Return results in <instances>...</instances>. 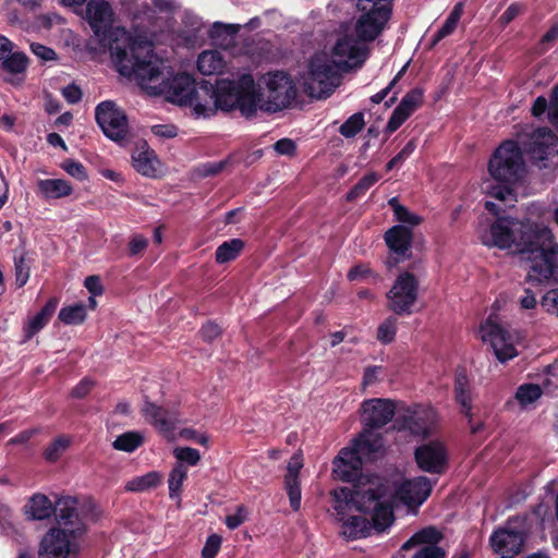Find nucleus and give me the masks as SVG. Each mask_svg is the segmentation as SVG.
Returning a JSON list of instances; mask_svg holds the SVG:
<instances>
[{
  "instance_id": "nucleus-15",
  "label": "nucleus",
  "mask_w": 558,
  "mask_h": 558,
  "mask_svg": "<svg viewBox=\"0 0 558 558\" xmlns=\"http://www.w3.org/2000/svg\"><path fill=\"white\" fill-rule=\"evenodd\" d=\"M442 533L434 526H427L411 536L403 545V550L416 548L412 558H447V551L438 544Z\"/></svg>"
},
{
  "instance_id": "nucleus-60",
  "label": "nucleus",
  "mask_w": 558,
  "mask_h": 558,
  "mask_svg": "<svg viewBox=\"0 0 558 558\" xmlns=\"http://www.w3.org/2000/svg\"><path fill=\"white\" fill-rule=\"evenodd\" d=\"M519 304L522 310H534L538 301L534 292L530 289H525L524 295L519 299Z\"/></svg>"
},
{
  "instance_id": "nucleus-40",
  "label": "nucleus",
  "mask_w": 558,
  "mask_h": 558,
  "mask_svg": "<svg viewBox=\"0 0 558 558\" xmlns=\"http://www.w3.org/2000/svg\"><path fill=\"white\" fill-rule=\"evenodd\" d=\"M142 442L143 437L141 434L128 432L117 437L113 441V448L125 452H133L142 445Z\"/></svg>"
},
{
  "instance_id": "nucleus-1",
  "label": "nucleus",
  "mask_w": 558,
  "mask_h": 558,
  "mask_svg": "<svg viewBox=\"0 0 558 558\" xmlns=\"http://www.w3.org/2000/svg\"><path fill=\"white\" fill-rule=\"evenodd\" d=\"M432 483L425 476L398 484L379 477L360 478L353 488L339 487L331 495L332 514L342 522L341 535L348 539L386 531L395 520L393 504L421 505L429 496Z\"/></svg>"
},
{
  "instance_id": "nucleus-23",
  "label": "nucleus",
  "mask_w": 558,
  "mask_h": 558,
  "mask_svg": "<svg viewBox=\"0 0 558 558\" xmlns=\"http://www.w3.org/2000/svg\"><path fill=\"white\" fill-rule=\"evenodd\" d=\"M363 457L352 447L343 448L333 460L332 473L336 478L343 482H354L360 477Z\"/></svg>"
},
{
  "instance_id": "nucleus-20",
  "label": "nucleus",
  "mask_w": 558,
  "mask_h": 558,
  "mask_svg": "<svg viewBox=\"0 0 558 558\" xmlns=\"http://www.w3.org/2000/svg\"><path fill=\"white\" fill-rule=\"evenodd\" d=\"M385 241L392 255L386 260L388 268L397 266L400 262L410 257L412 231L404 226H395L385 234Z\"/></svg>"
},
{
  "instance_id": "nucleus-43",
  "label": "nucleus",
  "mask_w": 558,
  "mask_h": 558,
  "mask_svg": "<svg viewBox=\"0 0 558 558\" xmlns=\"http://www.w3.org/2000/svg\"><path fill=\"white\" fill-rule=\"evenodd\" d=\"M70 438L60 436L56 438L45 450L44 456L46 460L53 462L57 461L68 449Z\"/></svg>"
},
{
  "instance_id": "nucleus-39",
  "label": "nucleus",
  "mask_w": 558,
  "mask_h": 558,
  "mask_svg": "<svg viewBox=\"0 0 558 558\" xmlns=\"http://www.w3.org/2000/svg\"><path fill=\"white\" fill-rule=\"evenodd\" d=\"M542 393L543 391L538 385L523 384L517 389L515 399L518 400L521 407L525 408L529 404L538 400Z\"/></svg>"
},
{
  "instance_id": "nucleus-41",
  "label": "nucleus",
  "mask_w": 558,
  "mask_h": 558,
  "mask_svg": "<svg viewBox=\"0 0 558 558\" xmlns=\"http://www.w3.org/2000/svg\"><path fill=\"white\" fill-rule=\"evenodd\" d=\"M423 94L420 89L409 92L396 109L403 112L408 118L421 106Z\"/></svg>"
},
{
  "instance_id": "nucleus-30",
  "label": "nucleus",
  "mask_w": 558,
  "mask_h": 558,
  "mask_svg": "<svg viewBox=\"0 0 558 558\" xmlns=\"http://www.w3.org/2000/svg\"><path fill=\"white\" fill-rule=\"evenodd\" d=\"M226 66L222 53L218 50H205L197 59V68L204 75L220 74Z\"/></svg>"
},
{
  "instance_id": "nucleus-8",
  "label": "nucleus",
  "mask_w": 558,
  "mask_h": 558,
  "mask_svg": "<svg viewBox=\"0 0 558 558\" xmlns=\"http://www.w3.org/2000/svg\"><path fill=\"white\" fill-rule=\"evenodd\" d=\"M263 93L256 90L257 109L276 112L289 107L296 97V87L286 72H268L260 78Z\"/></svg>"
},
{
  "instance_id": "nucleus-12",
  "label": "nucleus",
  "mask_w": 558,
  "mask_h": 558,
  "mask_svg": "<svg viewBox=\"0 0 558 558\" xmlns=\"http://www.w3.org/2000/svg\"><path fill=\"white\" fill-rule=\"evenodd\" d=\"M417 298V278L408 271L401 272L386 294L387 308L396 315H410Z\"/></svg>"
},
{
  "instance_id": "nucleus-49",
  "label": "nucleus",
  "mask_w": 558,
  "mask_h": 558,
  "mask_svg": "<svg viewBox=\"0 0 558 558\" xmlns=\"http://www.w3.org/2000/svg\"><path fill=\"white\" fill-rule=\"evenodd\" d=\"M15 267V283L17 287L26 284L29 278V266L25 262V257L22 255L14 258Z\"/></svg>"
},
{
  "instance_id": "nucleus-55",
  "label": "nucleus",
  "mask_w": 558,
  "mask_h": 558,
  "mask_svg": "<svg viewBox=\"0 0 558 558\" xmlns=\"http://www.w3.org/2000/svg\"><path fill=\"white\" fill-rule=\"evenodd\" d=\"M32 52L44 61L54 60L57 54L53 49L38 43L31 44Z\"/></svg>"
},
{
  "instance_id": "nucleus-28",
  "label": "nucleus",
  "mask_w": 558,
  "mask_h": 558,
  "mask_svg": "<svg viewBox=\"0 0 558 558\" xmlns=\"http://www.w3.org/2000/svg\"><path fill=\"white\" fill-rule=\"evenodd\" d=\"M531 112L536 118L547 112L548 121L553 125L558 126V84L553 89L549 101L544 96H539L534 100Z\"/></svg>"
},
{
  "instance_id": "nucleus-21",
  "label": "nucleus",
  "mask_w": 558,
  "mask_h": 558,
  "mask_svg": "<svg viewBox=\"0 0 558 558\" xmlns=\"http://www.w3.org/2000/svg\"><path fill=\"white\" fill-rule=\"evenodd\" d=\"M142 414L165 437L173 438L174 430L180 423L178 412L167 410L150 401H145Z\"/></svg>"
},
{
  "instance_id": "nucleus-34",
  "label": "nucleus",
  "mask_w": 558,
  "mask_h": 558,
  "mask_svg": "<svg viewBox=\"0 0 558 558\" xmlns=\"http://www.w3.org/2000/svg\"><path fill=\"white\" fill-rule=\"evenodd\" d=\"M462 13H463V3L459 2L454 5L452 11L450 12V14L447 17V20L445 21L442 27L433 37L432 46H435L441 39L451 35L456 31L458 23L462 16Z\"/></svg>"
},
{
  "instance_id": "nucleus-22",
  "label": "nucleus",
  "mask_w": 558,
  "mask_h": 558,
  "mask_svg": "<svg viewBox=\"0 0 558 558\" xmlns=\"http://www.w3.org/2000/svg\"><path fill=\"white\" fill-rule=\"evenodd\" d=\"M418 468L428 473H441L447 463V451L439 441L423 444L415 450Z\"/></svg>"
},
{
  "instance_id": "nucleus-11",
  "label": "nucleus",
  "mask_w": 558,
  "mask_h": 558,
  "mask_svg": "<svg viewBox=\"0 0 558 558\" xmlns=\"http://www.w3.org/2000/svg\"><path fill=\"white\" fill-rule=\"evenodd\" d=\"M522 145L532 163L541 169L548 168L558 156V136L546 126L537 128L526 134Z\"/></svg>"
},
{
  "instance_id": "nucleus-6",
  "label": "nucleus",
  "mask_w": 558,
  "mask_h": 558,
  "mask_svg": "<svg viewBox=\"0 0 558 558\" xmlns=\"http://www.w3.org/2000/svg\"><path fill=\"white\" fill-rule=\"evenodd\" d=\"M525 162L521 147L514 141H505L494 153L488 163V172L496 182L487 180L483 183V191L492 198L513 206L517 195L513 186L525 174Z\"/></svg>"
},
{
  "instance_id": "nucleus-26",
  "label": "nucleus",
  "mask_w": 558,
  "mask_h": 558,
  "mask_svg": "<svg viewBox=\"0 0 558 558\" xmlns=\"http://www.w3.org/2000/svg\"><path fill=\"white\" fill-rule=\"evenodd\" d=\"M374 429L365 427L353 440L352 448L363 458H372L384 449L383 436Z\"/></svg>"
},
{
  "instance_id": "nucleus-27",
  "label": "nucleus",
  "mask_w": 558,
  "mask_h": 558,
  "mask_svg": "<svg viewBox=\"0 0 558 558\" xmlns=\"http://www.w3.org/2000/svg\"><path fill=\"white\" fill-rule=\"evenodd\" d=\"M133 167L137 172L146 177H154L157 173L159 163L154 150L146 143L137 145L132 153Z\"/></svg>"
},
{
  "instance_id": "nucleus-38",
  "label": "nucleus",
  "mask_w": 558,
  "mask_h": 558,
  "mask_svg": "<svg viewBox=\"0 0 558 558\" xmlns=\"http://www.w3.org/2000/svg\"><path fill=\"white\" fill-rule=\"evenodd\" d=\"M86 318V306L73 304L62 307L59 312V319L66 325H80Z\"/></svg>"
},
{
  "instance_id": "nucleus-54",
  "label": "nucleus",
  "mask_w": 558,
  "mask_h": 558,
  "mask_svg": "<svg viewBox=\"0 0 558 558\" xmlns=\"http://www.w3.org/2000/svg\"><path fill=\"white\" fill-rule=\"evenodd\" d=\"M247 519V510L244 507H238L235 513L226 518V524L229 529L234 530L244 523Z\"/></svg>"
},
{
  "instance_id": "nucleus-63",
  "label": "nucleus",
  "mask_w": 558,
  "mask_h": 558,
  "mask_svg": "<svg viewBox=\"0 0 558 558\" xmlns=\"http://www.w3.org/2000/svg\"><path fill=\"white\" fill-rule=\"evenodd\" d=\"M151 132L157 137L172 138L177 135V128L173 125H154Z\"/></svg>"
},
{
  "instance_id": "nucleus-45",
  "label": "nucleus",
  "mask_w": 558,
  "mask_h": 558,
  "mask_svg": "<svg viewBox=\"0 0 558 558\" xmlns=\"http://www.w3.org/2000/svg\"><path fill=\"white\" fill-rule=\"evenodd\" d=\"M379 177L376 173H369L364 175L348 194L349 199H354L362 196L371 186H373Z\"/></svg>"
},
{
  "instance_id": "nucleus-53",
  "label": "nucleus",
  "mask_w": 558,
  "mask_h": 558,
  "mask_svg": "<svg viewBox=\"0 0 558 558\" xmlns=\"http://www.w3.org/2000/svg\"><path fill=\"white\" fill-rule=\"evenodd\" d=\"M221 545L220 536L214 534L210 535L202 550L203 558H215Z\"/></svg>"
},
{
  "instance_id": "nucleus-61",
  "label": "nucleus",
  "mask_w": 558,
  "mask_h": 558,
  "mask_svg": "<svg viewBox=\"0 0 558 558\" xmlns=\"http://www.w3.org/2000/svg\"><path fill=\"white\" fill-rule=\"evenodd\" d=\"M85 288L92 295H101L104 292L100 279L98 276H89L84 281Z\"/></svg>"
},
{
  "instance_id": "nucleus-5",
  "label": "nucleus",
  "mask_w": 558,
  "mask_h": 558,
  "mask_svg": "<svg viewBox=\"0 0 558 558\" xmlns=\"http://www.w3.org/2000/svg\"><path fill=\"white\" fill-rule=\"evenodd\" d=\"M58 505V525L44 535L38 550L39 558H76L81 551L88 511L71 497L62 498Z\"/></svg>"
},
{
  "instance_id": "nucleus-58",
  "label": "nucleus",
  "mask_w": 558,
  "mask_h": 558,
  "mask_svg": "<svg viewBox=\"0 0 558 558\" xmlns=\"http://www.w3.org/2000/svg\"><path fill=\"white\" fill-rule=\"evenodd\" d=\"M183 23L190 27V31L192 33V36L195 37L196 33L201 29L202 27V21L201 19L192 13V12H184V15H183Z\"/></svg>"
},
{
  "instance_id": "nucleus-2",
  "label": "nucleus",
  "mask_w": 558,
  "mask_h": 558,
  "mask_svg": "<svg viewBox=\"0 0 558 558\" xmlns=\"http://www.w3.org/2000/svg\"><path fill=\"white\" fill-rule=\"evenodd\" d=\"M481 241L487 246L514 247L521 267L531 283H558V245L551 231L542 225L501 218L489 229L481 231Z\"/></svg>"
},
{
  "instance_id": "nucleus-52",
  "label": "nucleus",
  "mask_w": 558,
  "mask_h": 558,
  "mask_svg": "<svg viewBox=\"0 0 558 558\" xmlns=\"http://www.w3.org/2000/svg\"><path fill=\"white\" fill-rule=\"evenodd\" d=\"M384 374V369L381 366L373 365L367 366L364 371L363 375V387L372 386L379 381L381 375Z\"/></svg>"
},
{
  "instance_id": "nucleus-36",
  "label": "nucleus",
  "mask_w": 558,
  "mask_h": 558,
  "mask_svg": "<svg viewBox=\"0 0 558 558\" xmlns=\"http://www.w3.org/2000/svg\"><path fill=\"white\" fill-rule=\"evenodd\" d=\"M244 243L240 239H232L220 244L215 253L216 262L218 264H225L236 258Z\"/></svg>"
},
{
  "instance_id": "nucleus-13",
  "label": "nucleus",
  "mask_w": 558,
  "mask_h": 558,
  "mask_svg": "<svg viewBox=\"0 0 558 558\" xmlns=\"http://www.w3.org/2000/svg\"><path fill=\"white\" fill-rule=\"evenodd\" d=\"M480 333L484 342L490 343L499 362L505 363L518 355L517 345L520 342L518 332H509L488 319L481 325Z\"/></svg>"
},
{
  "instance_id": "nucleus-3",
  "label": "nucleus",
  "mask_w": 558,
  "mask_h": 558,
  "mask_svg": "<svg viewBox=\"0 0 558 558\" xmlns=\"http://www.w3.org/2000/svg\"><path fill=\"white\" fill-rule=\"evenodd\" d=\"M133 61H119L120 74L132 77L151 95L165 94L173 102L185 105L197 84L187 73L173 74L170 66L153 51L151 43L132 47Z\"/></svg>"
},
{
  "instance_id": "nucleus-10",
  "label": "nucleus",
  "mask_w": 558,
  "mask_h": 558,
  "mask_svg": "<svg viewBox=\"0 0 558 558\" xmlns=\"http://www.w3.org/2000/svg\"><path fill=\"white\" fill-rule=\"evenodd\" d=\"M357 8L360 15L355 22V35L367 45L386 28L391 16L390 0H359Z\"/></svg>"
},
{
  "instance_id": "nucleus-25",
  "label": "nucleus",
  "mask_w": 558,
  "mask_h": 558,
  "mask_svg": "<svg viewBox=\"0 0 558 558\" xmlns=\"http://www.w3.org/2000/svg\"><path fill=\"white\" fill-rule=\"evenodd\" d=\"M303 466V461L300 454H294L287 468L284 476V486L289 496L290 506L293 510L298 511L301 507V488L299 481V472Z\"/></svg>"
},
{
  "instance_id": "nucleus-29",
  "label": "nucleus",
  "mask_w": 558,
  "mask_h": 558,
  "mask_svg": "<svg viewBox=\"0 0 558 558\" xmlns=\"http://www.w3.org/2000/svg\"><path fill=\"white\" fill-rule=\"evenodd\" d=\"M1 61L0 69L10 75H15V77H4V80L12 84H20L23 81L21 75L26 71L28 64L27 57L22 52H11Z\"/></svg>"
},
{
  "instance_id": "nucleus-59",
  "label": "nucleus",
  "mask_w": 558,
  "mask_h": 558,
  "mask_svg": "<svg viewBox=\"0 0 558 558\" xmlns=\"http://www.w3.org/2000/svg\"><path fill=\"white\" fill-rule=\"evenodd\" d=\"M408 119L407 116L403 114V112L399 111L398 109H395L388 123H387V132L393 133L397 131L402 123Z\"/></svg>"
},
{
  "instance_id": "nucleus-32",
  "label": "nucleus",
  "mask_w": 558,
  "mask_h": 558,
  "mask_svg": "<svg viewBox=\"0 0 558 558\" xmlns=\"http://www.w3.org/2000/svg\"><path fill=\"white\" fill-rule=\"evenodd\" d=\"M454 392L457 402L461 405L462 412L466 415H471V393L470 383L464 369H458L454 377Z\"/></svg>"
},
{
  "instance_id": "nucleus-44",
  "label": "nucleus",
  "mask_w": 558,
  "mask_h": 558,
  "mask_svg": "<svg viewBox=\"0 0 558 558\" xmlns=\"http://www.w3.org/2000/svg\"><path fill=\"white\" fill-rule=\"evenodd\" d=\"M388 204L393 209L395 216L398 221L409 223L412 226L420 223V217L410 213L404 206L400 205L397 197L390 198Z\"/></svg>"
},
{
  "instance_id": "nucleus-57",
  "label": "nucleus",
  "mask_w": 558,
  "mask_h": 558,
  "mask_svg": "<svg viewBox=\"0 0 558 558\" xmlns=\"http://www.w3.org/2000/svg\"><path fill=\"white\" fill-rule=\"evenodd\" d=\"M275 150L279 155L292 156L295 153V143L290 138H282L275 143Z\"/></svg>"
},
{
  "instance_id": "nucleus-14",
  "label": "nucleus",
  "mask_w": 558,
  "mask_h": 558,
  "mask_svg": "<svg viewBox=\"0 0 558 558\" xmlns=\"http://www.w3.org/2000/svg\"><path fill=\"white\" fill-rule=\"evenodd\" d=\"M489 541L493 550L501 558H513L523 549V521L518 518L508 520L505 526L490 535Z\"/></svg>"
},
{
  "instance_id": "nucleus-17",
  "label": "nucleus",
  "mask_w": 558,
  "mask_h": 558,
  "mask_svg": "<svg viewBox=\"0 0 558 558\" xmlns=\"http://www.w3.org/2000/svg\"><path fill=\"white\" fill-rule=\"evenodd\" d=\"M368 54V47L357 37L345 35L339 38L333 47L332 61L341 69L362 64Z\"/></svg>"
},
{
  "instance_id": "nucleus-51",
  "label": "nucleus",
  "mask_w": 558,
  "mask_h": 558,
  "mask_svg": "<svg viewBox=\"0 0 558 558\" xmlns=\"http://www.w3.org/2000/svg\"><path fill=\"white\" fill-rule=\"evenodd\" d=\"M241 28L239 24H223L221 22H216L213 25L210 36L213 38L218 37L220 34H227L230 37L235 36Z\"/></svg>"
},
{
  "instance_id": "nucleus-64",
  "label": "nucleus",
  "mask_w": 558,
  "mask_h": 558,
  "mask_svg": "<svg viewBox=\"0 0 558 558\" xmlns=\"http://www.w3.org/2000/svg\"><path fill=\"white\" fill-rule=\"evenodd\" d=\"M372 275L371 269L365 265H356L348 272V278L351 281L366 279Z\"/></svg>"
},
{
  "instance_id": "nucleus-47",
  "label": "nucleus",
  "mask_w": 558,
  "mask_h": 558,
  "mask_svg": "<svg viewBox=\"0 0 558 558\" xmlns=\"http://www.w3.org/2000/svg\"><path fill=\"white\" fill-rule=\"evenodd\" d=\"M539 304L548 314L558 316V287L548 290L542 296Z\"/></svg>"
},
{
  "instance_id": "nucleus-46",
  "label": "nucleus",
  "mask_w": 558,
  "mask_h": 558,
  "mask_svg": "<svg viewBox=\"0 0 558 558\" xmlns=\"http://www.w3.org/2000/svg\"><path fill=\"white\" fill-rule=\"evenodd\" d=\"M174 457L179 460V463H187L189 465H196L201 460L198 450L190 447H178L173 451Z\"/></svg>"
},
{
  "instance_id": "nucleus-48",
  "label": "nucleus",
  "mask_w": 558,
  "mask_h": 558,
  "mask_svg": "<svg viewBox=\"0 0 558 558\" xmlns=\"http://www.w3.org/2000/svg\"><path fill=\"white\" fill-rule=\"evenodd\" d=\"M48 322L49 319L40 313L32 317L24 327L25 340H29L34 335L40 331Z\"/></svg>"
},
{
  "instance_id": "nucleus-50",
  "label": "nucleus",
  "mask_w": 558,
  "mask_h": 558,
  "mask_svg": "<svg viewBox=\"0 0 558 558\" xmlns=\"http://www.w3.org/2000/svg\"><path fill=\"white\" fill-rule=\"evenodd\" d=\"M62 169L69 173L71 177L77 179V180H85L86 179V172L84 166L74 160H65L62 162Z\"/></svg>"
},
{
  "instance_id": "nucleus-18",
  "label": "nucleus",
  "mask_w": 558,
  "mask_h": 558,
  "mask_svg": "<svg viewBox=\"0 0 558 558\" xmlns=\"http://www.w3.org/2000/svg\"><path fill=\"white\" fill-rule=\"evenodd\" d=\"M436 412L425 405H413L404 409L399 415L400 428L409 430L415 436H427L436 423Z\"/></svg>"
},
{
  "instance_id": "nucleus-35",
  "label": "nucleus",
  "mask_w": 558,
  "mask_h": 558,
  "mask_svg": "<svg viewBox=\"0 0 558 558\" xmlns=\"http://www.w3.org/2000/svg\"><path fill=\"white\" fill-rule=\"evenodd\" d=\"M187 477V469L182 464L178 463L170 472L168 478L169 496L171 499L180 501L182 485Z\"/></svg>"
},
{
  "instance_id": "nucleus-7",
  "label": "nucleus",
  "mask_w": 558,
  "mask_h": 558,
  "mask_svg": "<svg viewBox=\"0 0 558 558\" xmlns=\"http://www.w3.org/2000/svg\"><path fill=\"white\" fill-rule=\"evenodd\" d=\"M114 12L106 0H89L86 4V20L104 48H109L112 61L120 73V60L133 61L132 47L148 40L135 39L120 26H113Z\"/></svg>"
},
{
  "instance_id": "nucleus-19",
  "label": "nucleus",
  "mask_w": 558,
  "mask_h": 558,
  "mask_svg": "<svg viewBox=\"0 0 558 558\" xmlns=\"http://www.w3.org/2000/svg\"><path fill=\"white\" fill-rule=\"evenodd\" d=\"M396 404L390 399H368L361 405L362 422L365 427L380 428L396 414Z\"/></svg>"
},
{
  "instance_id": "nucleus-9",
  "label": "nucleus",
  "mask_w": 558,
  "mask_h": 558,
  "mask_svg": "<svg viewBox=\"0 0 558 558\" xmlns=\"http://www.w3.org/2000/svg\"><path fill=\"white\" fill-rule=\"evenodd\" d=\"M341 69L326 53L315 54L308 64L307 73L303 77L305 93L315 98H324L340 84L338 70Z\"/></svg>"
},
{
  "instance_id": "nucleus-24",
  "label": "nucleus",
  "mask_w": 558,
  "mask_h": 558,
  "mask_svg": "<svg viewBox=\"0 0 558 558\" xmlns=\"http://www.w3.org/2000/svg\"><path fill=\"white\" fill-rule=\"evenodd\" d=\"M56 505L49 499L48 496L36 493L29 497L24 506V513L29 520L43 521L49 519L54 512L59 514V501Z\"/></svg>"
},
{
  "instance_id": "nucleus-33",
  "label": "nucleus",
  "mask_w": 558,
  "mask_h": 558,
  "mask_svg": "<svg viewBox=\"0 0 558 558\" xmlns=\"http://www.w3.org/2000/svg\"><path fill=\"white\" fill-rule=\"evenodd\" d=\"M162 475L157 471L131 478L125 484V490L132 493H144L156 488L161 484Z\"/></svg>"
},
{
  "instance_id": "nucleus-31",
  "label": "nucleus",
  "mask_w": 558,
  "mask_h": 558,
  "mask_svg": "<svg viewBox=\"0 0 558 558\" xmlns=\"http://www.w3.org/2000/svg\"><path fill=\"white\" fill-rule=\"evenodd\" d=\"M38 192L45 198H61L72 193L70 183L62 179H45L37 182Z\"/></svg>"
},
{
  "instance_id": "nucleus-56",
  "label": "nucleus",
  "mask_w": 558,
  "mask_h": 558,
  "mask_svg": "<svg viewBox=\"0 0 558 558\" xmlns=\"http://www.w3.org/2000/svg\"><path fill=\"white\" fill-rule=\"evenodd\" d=\"M148 241L146 238L140 234H135L129 242V253L131 256H135L143 252L147 247Z\"/></svg>"
},
{
  "instance_id": "nucleus-4",
  "label": "nucleus",
  "mask_w": 558,
  "mask_h": 558,
  "mask_svg": "<svg viewBox=\"0 0 558 558\" xmlns=\"http://www.w3.org/2000/svg\"><path fill=\"white\" fill-rule=\"evenodd\" d=\"M184 106H189L197 119L210 118L218 109L230 111L234 108L251 118L257 112L254 78L251 74H242L236 80H219L215 86L202 81Z\"/></svg>"
},
{
  "instance_id": "nucleus-37",
  "label": "nucleus",
  "mask_w": 558,
  "mask_h": 558,
  "mask_svg": "<svg viewBox=\"0 0 558 558\" xmlns=\"http://www.w3.org/2000/svg\"><path fill=\"white\" fill-rule=\"evenodd\" d=\"M398 318L393 315L388 316L385 318L377 327L376 332V339L381 344H389L391 343L397 335L398 331Z\"/></svg>"
},
{
  "instance_id": "nucleus-62",
  "label": "nucleus",
  "mask_w": 558,
  "mask_h": 558,
  "mask_svg": "<svg viewBox=\"0 0 558 558\" xmlns=\"http://www.w3.org/2000/svg\"><path fill=\"white\" fill-rule=\"evenodd\" d=\"M62 95L70 104H76L82 98V92L80 87L74 84L65 86L62 89Z\"/></svg>"
},
{
  "instance_id": "nucleus-16",
  "label": "nucleus",
  "mask_w": 558,
  "mask_h": 558,
  "mask_svg": "<svg viewBox=\"0 0 558 558\" xmlns=\"http://www.w3.org/2000/svg\"><path fill=\"white\" fill-rule=\"evenodd\" d=\"M96 120L104 134L112 141H121L128 134L126 116L113 101H102L97 106Z\"/></svg>"
},
{
  "instance_id": "nucleus-42",
  "label": "nucleus",
  "mask_w": 558,
  "mask_h": 558,
  "mask_svg": "<svg viewBox=\"0 0 558 558\" xmlns=\"http://www.w3.org/2000/svg\"><path fill=\"white\" fill-rule=\"evenodd\" d=\"M364 116L361 112L352 114L339 129L344 137L355 136L364 126Z\"/></svg>"
}]
</instances>
